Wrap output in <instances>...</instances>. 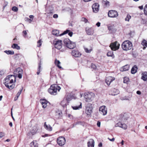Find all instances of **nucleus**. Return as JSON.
<instances>
[{"instance_id": "29", "label": "nucleus", "mask_w": 147, "mask_h": 147, "mask_svg": "<svg viewBox=\"0 0 147 147\" xmlns=\"http://www.w3.org/2000/svg\"><path fill=\"white\" fill-rule=\"evenodd\" d=\"M129 69V66L128 65H126L121 69V71H124L128 70Z\"/></svg>"}, {"instance_id": "13", "label": "nucleus", "mask_w": 147, "mask_h": 147, "mask_svg": "<svg viewBox=\"0 0 147 147\" xmlns=\"http://www.w3.org/2000/svg\"><path fill=\"white\" fill-rule=\"evenodd\" d=\"M99 5L97 3H94L92 6V8L93 12L94 13L97 12L99 10Z\"/></svg>"}, {"instance_id": "62", "label": "nucleus", "mask_w": 147, "mask_h": 147, "mask_svg": "<svg viewBox=\"0 0 147 147\" xmlns=\"http://www.w3.org/2000/svg\"><path fill=\"white\" fill-rule=\"evenodd\" d=\"M98 146L99 147H101L102 146V144L101 143H100L99 144Z\"/></svg>"}, {"instance_id": "39", "label": "nucleus", "mask_w": 147, "mask_h": 147, "mask_svg": "<svg viewBox=\"0 0 147 147\" xmlns=\"http://www.w3.org/2000/svg\"><path fill=\"white\" fill-rule=\"evenodd\" d=\"M129 80L128 78L125 77L123 78V82L125 83H127Z\"/></svg>"}, {"instance_id": "33", "label": "nucleus", "mask_w": 147, "mask_h": 147, "mask_svg": "<svg viewBox=\"0 0 147 147\" xmlns=\"http://www.w3.org/2000/svg\"><path fill=\"white\" fill-rule=\"evenodd\" d=\"M121 121L124 122L126 120H127V117H126V115L125 114L124 115H121Z\"/></svg>"}, {"instance_id": "26", "label": "nucleus", "mask_w": 147, "mask_h": 147, "mask_svg": "<svg viewBox=\"0 0 147 147\" xmlns=\"http://www.w3.org/2000/svg\"><path fill=\"white\" fill-rule=\"evenodd\" d=\"M60 104L63 107H65L68 104V103L66 100L64 98L61 102Z\"/></svg>"}, {"instance_id": "61", "label": "nucleus", "mask_w": 147, "mask_h": 147, "mask_svg": "<svg viewBox=\"0 0 147 147\" xmlns=\"http://www.w3.org/2000/svg\"><path fill=\"white\" fill-rule=\"evenodd\" d=\"M109 140L111 141H114L115 140V138H112V139H110L108 138Z\"/></svg>"}, {"instance_id": "30", "label": "nucleus", "mask_w": 147, "mask_h": 147, "mask_svg": "<svg viewBox=\"0 0 147 147\" xmlns=\"http://www.w3.org/2000/svg\"><path fill=\"white\" fill-rule=\"evenodd\" d=\"M31 147H38V144L36 141H34L30 144Z\"/></svg>"}, {"instance_id": "19", "label": "nucleus", "mask_w": 147, "mask_h": 147, "mask_svg": "<svg viewBox=\"0 0 147 147\" xmlns=\"http://www.w3.org/2000/svg\"><path fill=\"white\" fill-rule=\"evenodd\" d=\"M40 102L42 105V107L44 108H46L47 106L48 102L45 99L40 100Z\"/></svg>"}, {"instance_id": "31", "label": "nucleus", "mask_w": 147, "mask_h": 147, "mask_svg": "<svg viewBox=\"0 0 147 147\" xmlns=\"http://www.w3.org/2000/svg\"><path fill=\"white\" fill-rule=\"evenodd\" d=\"M142 44L144 47L143 49H144L145 48L147 47V40L144 39L143 40L142 42Z\"/></svg>"}, {"instance_id": "21", "label": "nucleus", "mask_w": 147, "mask_h": 147, "mask_svg": "<svg viewBox=\"0 0 147 147\" xmlns=\"http://www.w3.org/2000/svg\"><path fill=\"white\" fill-rule=\"evenodd\" d=\"M94 142L92 139H90L88 143V147H94Z\"/></svg>"}, {"instance_id": "63", "label": "nucleus", "mask_w": 147, "mask_h": 147, "mask_svg": "<svg viewBox=\"0 0 147 147\" xmlns=\"http://www.w3.org/2000/svg\"><path fill=\"white\" fill-rule=\"evenodd\" d=\"M18 97L16 96V97H15L14 99V100L15 101L16 100L18 99Z\"/></svg>"}, {"instance_id": "56", "label": "nucleus", "mask_w": 147, "mask_h": 147, "mask_svg": "<svg viewBox=\"0 0 147 147\" xmlns=\"http://www.w3.org/2000/svg\"><path fill=\"white\" fill-rule=\"evenodd\" d=\"M49 135L48 134H45L44 135H42V136L43 137H48L49 136Z\"/></svg>"}, {"instance_id": "15", "label": "nucleus", "mask_w": 147, "mask_h": 147, "mask_svg": "<svg viewBox=\"0 0 147 147\" xmlns=\"http://www.w3.org/2000/svg\"><path fill=\"white\" fill-rule=\"evenodd\" d=\"M115 126V127H119L122 128L124 129H126L127 128V125L125 123H122L121 122H119L116 123Z\"/></svg>"}, {"instance_id": "40", "label": "nucleus", "mask_w": 147, "mask_h": 147, "mask_svg": "<svg viewBox=\"0 0 147 147\" xmlns=\"http://www.w3.org/2000/svg\"><path fill=\"white\" fill-rule=\"evenodd\" d=\"M23 89V87H22V89L20 90L16 95V96L19 97L21 94L22 92Z\"/></svg>"}, {"instance_id": "48", "label": "nucleus", "mask_w": 147, "mask_h": 147, "mask_svg": "<svg viewBox=\"0 0 147 147\" xmlns=\"http://www.w3.org/2000/svg\"><path fill=\"white\" fill-rule=\"evenodd\" d=\"M91 67H92V68L93 69H96V67H97L96 66V65L95 64H93V63L92 64Z\"/></svg>"}, {"instance_id": "5", "label": "nucleus", "mask_w": 147, "mask_h": 147, "mask_svg": "<svg viewBox=\"0 0 147 147\" xmlns=\"http://www.w3.org/2000/svg\"><path fill=\"white\" fill-rule=\"evenodd\" d=\"M94 94L92 92L90 93H85L84 95V97L86 101L88 102H90L92 98H94Z\"/></svg>"}, {"instance_id": "4", "label": "nucleus", "mask_w": 147, "mask_h": 147, "mask_svg": "<svg viewBox=\"0 0 147 147\" xmlns=\"http://www.w3.org/2000/svg\"><path fill=\"white\" fill-rule=\"evenodd\" d=\"M4 84L7 85L9 83H13L16 81L15 76L13 75H9L7 76L5 79Z\"/></svg>"}, {"instance_id": "3", "label": "nucleus", "mask_w": 147, "mask_h": 147, "mask_svg": "<svg viewBox=\"0 0 147 147\" xmlns=\"http://www.w3.org/2000/svg\"><path fill=\"white\" fill-rule=\"evenodd\" d=\"M63 42L67 48L70 49H73L76 47L75 44L71 42L68 38L64 39Z\"/></svg>"}, {"instance_id": "11", "label": "nucleus", "mask_w": 147, "mask_h": 147, "mask_svg": "<svg viewBox=\"0 0 147 147\" xmlns=\"http://www.w3.org/2000/svg\"><path fill=\"white\" fill-rule=\"evenodd\" d=\"M57 143L59 146H62L65 144V139L63 137H60L57 138Z\"/></svg>"}, {"instance_id": "47", "label": "nucleus", "mask_w": 147, "mask_h": 147, "mask_svg": "<svg viewBox=\"0 0 147 147\" xmlns=\"http://www.w3.org/2000/svg\"><path fill=\"white\" fill-rule=\"evenodd\" d=\"M22 33L23 36L25 38L26 37V35L27 34V33L26 32V31H23L22 32Z\"/></svg>"}, {"instance_id": "59", "label": "nucleus", "mask_w": 147, "mask_h": 147, "mask_svg": "<svg viewBox=\"0 0 147 147\" xmlns=\"http://www.w3.org/2000/svg\"><path fill=\"white\" fill-rule=\"evenodd\" d=\"M109 2L107 1H105V4L107 5H109Z\"/></svg>"}, {"instance_id": "27", "label": "nucleus", "mask_w": 147, "mask_h": 147, "mask_svg": "<svg viewBox=\"0 0 147 147\" xmlns=\"http://www.w3.org/2000/svg\"><path fill=\"white\" fill-rule=\"evenodd\" d=\"M138 67L137 66L135 65L133 67L131 70V73L132 74H134L137 71Z\"/></svg>"}, {"instance_id": "45", "label": "nucleus", "mask_w": 147, "mask_h": 147, "mask_svg": "<svg viewBox=\"0 0 147 147\" xmlns=\"http://www.w3.org/2000/svg\"><path fill=\"white\" fill-rule=\"evenodd\" d=\"M144 12L145 14H147V4H146L144 7Z\"/></svg>"}, {"instance_id": "42", "label": "nucleus", "mask_w": 147, "mask_h": 147, "mask_svg": "<svg viewBox=\"0 0 147 147\" xmlns=\"http://www.w3.org/2000/svg\"><path fill=\"white\" fill-rule=\"evenodd\" d=\"M12 10L14 11L17 12L18 11V8L16 6H14L12 7Z\"/></svg>"}, {"instance_id": "23", "label": "nucleus", "mask_w": 147, "mask_h": 147, "mask_svg": "<svg viewBox=\"0 0 147 147\" xmlns=\"http://www.w3.org/2000/svg\"><path fill=\"white\" fill-rule=\"evenodd\" d=\"M44 126L45 128L49 131H51L52 130V127L49 125H47L46 124V122L45 123Z\"/></svg>"}, {"instance_id": "1", "label": "nucleus", "mask_w": 147, "mask_h": 147, "mask_svg": "<svg viewBox=\"0 0 147 147\" xmlns=\"http://www.w3.org/2000/svg\"><path fill=\"white\" fill-rule=\"evenodd\" d=\"M61 88L60 86H57L56 85H52L48 89L49 92L51 94L56 95L57 91H59Z\"/></svg>"}, {"instance_id": "37", "label": "nucleus", "mask_w": 147, "mask_h": 147, "mask_svg": "<svg viewBox=\"0 0 147 147\" xmlns=\"http://www.w3.org/2000/svg\"><path fill=\"white\" fill-rule=\"evenodd\" d=\"M41 63L40 62V63H39L38 70L36 73L37 75H39L40 72V70L41 69Z\"/></svg>"}, {"instance_id": "24", "label": "nucleus", "mask_w": 147, "mask_h": 147, "mask_svg": "<svg viewBox=\"0 0 147 147\" xmlns=\"http://www.w3.org/2000/svg\"><path fill=\"white\" fill-rule=\"evenodd\" d=\"M13 83H8V84H7V85L6 84H4L5 86L7 88L10 89H12L14 88L15 86L13 84Z\"/></svg>"}, {"instance_id": "55", "label": "nucleus", "mask_w": 147, "mask_h": 147, "mask_svg": "<svg viewBox=\"0 0 147 147\" xmlns=\"http://www.w3.org/2000/svg\"><path fill=\"white\" fill-rule=\"evenodd\" d=\"M4 136V134L2 133H0V138H2Z\"/></svg>"}, {"instance_id": "12", "label": "nucleus", "mask_w": 147, "mask_h": 147, "mask_svg": "<svg viewBox=\"0 0 147 147\" xmlns=\"http://www.w3.org/2000/svg\"><path fill=\"white\" fill-rule=\"evenodd\" d=\"M100 113L103 115H106L107 113V109L105 106L100 107L99 109Z\"/></svg>"}, {"instance_id": "6", "label": "nucleus", "mask_w": 147, "mask_h": 147, "mask_svg": "<svg viewBox=\"0 0 147 147\" xmlns=\"http://www.w3.org/2000/svg\"><path fill=\"white\" fill-rule=\"evenodd\" d=\"M13 73L17 77L21 79L22 76L23 70L20 68L18 67L15 70Z\"/></svg>"}, {"instance_id": "53", "label": "nucleus", "mask_w": 147, "mask_h": 147, "mask_svg": "<svg viewBox=\"0 0 147 147\" xmlns=\"http://www.w3.org/2000/svg\"><path fill=\"white\" fill-rule=\"evenodd\" d=\"M53 17L54 18H58V15L57 14H55L53 16Z\"/></svg>"}, {"instance_id": "9", "label": "nucleus", "mask_w": 147, "mask_h": 147, "mask_svg": "<svg viewBox=\"0 0 147 147\" xmlns=\"http://www.w3.org/2000/svg\"><path fill=\"white\" fill-rule=\"evenodd\" d=\"M92 106L89 104L87 105L86 107V113L89 116H90L92 113Z\"/></svg>"}, {"instance_id": "34", "label": "nucleus", "mask_w": 147, "mask_h": 147, "mask_svg": "<svg viewBox=\"0 0 147 147\" xmlns=\"http://www.w3.org/2000/svg\"><path fill=\"white\" fill-rule=\"evenodd\" d=\"M11 47L13 49H15L17 50H19L20 49V47L18 46V44H13L12 45Z\"/></svg>"}, {"instance_id": "16", "label": "nucleus", "mask_w": 147, "mask_h": 147, "mask_svg": "<svg viewBox=\"0 0 147 147\" xmlns=\"http://www.w3.org/2000/svg\"><path fill=\"white\" fill-rule=\"evenodd\" d=\"M72 55L76 57H79L81 55V53L78 50H74L72 51Z\"/></svg>"}, {"instance_id": "8", "label": "nucleus", "mask_w": 147, "mask_h": 147, "mask_svg": "<svg viewBox=\"0 0 147 147\" xmlns=\"http://www.w3.org/2000/svg\"><path fill=\"white\" fill-rule=\"evenodd\" d=\"M119 46L120 44L117 41L111 43L110 45V47L113 51H115L118 49Z\"/></svg>"}, {"instance_id": "7", "label": "nucleus", "mask_w": 147, "mask_h": 147, "mask_svg": "<svg viewBox=\"0 0 147 147\" xmlns=\"http://www.w3.org/2000/svg\"><path fill=\"white\" fill-rule=\"evenodd\" d=\"M53 44L55 47L59 50L61 49L62 47L61 40H54Z\"/></svg>"}, {"instance_id": "49", "label": "nucleus", "mask_w": 147, "mask_h": 147, "mask_svg": "<svg viewBox=\"0 0 147 147\" xmlns=\"http://www.w3.org/2000/svg\"><path fill=\"white\" fill-rule=\"evenodd\" d=\"M82 21L86 23L88 22V20L85 18H82Z\"/></svg>"}, {"instance_id": "18", "label": "nucleus", "mask_w": 147, "mask_h": 147, "mask_svg": "<svg viewBox=\"0 0 147 147\" xmlns=\"http://www.w3.org/2000/svg\"><path fill=\"white\" fill-rule=\"evenodd\" d=\"M82 103L80 102H78L77 104H76L75 106H72V108L74 110L79 109L82 107Z\"/></svg>"}, {"instance_id": "25", "label": "nucleus", "mask_w": 147, "mask_h": 147, "mask_svg": "<svg viewBox=\"0 0 147 147\" xmlns=\"http://www.w3.org/2000/svg\"><path fill=\"white\" fill-rule=\"evenodd\" d=\"M6 75V71L3 69L0 70V78L3 77Z\"/></svg>"}, {"instance_id": "32", "label": "nucleus", "mask_w": 147, "mask_h": 147, "mask_svg": "<svg viewBox=\"0 0 147 147\" xmlns=\"http://www.w3.org/2000/svg\"><path fill=\"white\" fill-rule=\"evenodd\" d=\"M55 65H56L57 66L59 69L62 68L59 65V64H60L61 63L59 60L56 59L55 61Z\"/></svg>"}, {"instance_id": "43", "label": "nucleus", "mask_w": 147, "mask_h": 147, "mask_svg": "<svg viewBox=\"0 0 147 147\" xmlns=\"http://www.w3.org/2000/svg\"><path fill=\"white\" fill-rule=\"evenodd\" d=\"M26 21L28 22L29 23H31L32 21L30 19L28 18H26L24 19Z\"/></svg>"}, {"instance_id": "50", "label": "nucleus", "mask_w": 147, "mask_h": 147, "mask_svg": "<svg viewBox=\"0 0 147 147\" xmlns=\"http://www.w3.org/2000/svg\"><path fill=\"white\" fill-rule=\"evenodd\" d=\"M113 25L111 26H109L108 27V29L109 30H111L113 31Z\"/></svg>"}, {"instance_id": "20", "label": "nucleus", "mask_w": 147, "mask_h": 147, "mask_svg": "<svg viewBox=\"0 0 147 147\" xmlns=\"http://www.w3.org/2000/svg\"><path fill=\"white\" fill-rule=\"evenodd\" d=\"M68 33V35L70 36H72L73 33L72 32L70 31L69 30H66L64 31L62 33L60 34V36H61L63 35L66 34Z\"/></svg>"}, {"instance_id": "10", "label": "nucleus", "mask_w": 147, "mask_h": 147, "mask_svg": "<svg viewBox=\"0 0 147 147\" xmlns=\"http://www.w3.org/2000/svg\"><path fill=\"white\" fill-rule=\"evenodd\" d=\"M109 17L110 18H116L118 16L117 12L114 10H111L109 11L108 13Z\"/></svg>"}, {"instance_id": "28", "label": "nucleus", "mask_w": 147, "mask_h": 147, "mask_svg": "<svg viewBox=\"0 0 147 147\" xmlns=\"http://www.w3.org/2000/svg\"><path fill=\"white\" fill-rule=\"evenodd\" d=\"M52 34L56 36H60V34H59V31L57 30H54L52 31Z\"/></svg>"}, {"instance_id": "17", "label": "nucleus", "mask_w": 147, "mask_h": 147, "mask_svg": "<svg viewBox=\"0 0 147 147\" xmlns=\"http://www.w3.org/2000/svg\"><path fill=\"white\" fill-rule=\"evenodd\" d=\"M86 33L88 35H92L94 33V29L92 28H86Z\"/></svg>"}, {"instance_id": "44", "label": "nucleus", "mask_w": 147, "mask_h": 147, "mask_svg": "<svg viewBox=\"0 0 147 147\" xmlns=\"http://www.w3.org/2000/svg\"><path fill=\"white\" fill-rule=\"evenodd\" d=\"M42 41L41 40H39L37 42V46L38 47H40L42 45Z\"/></svg>"}, {"instance_id": "57", "label": "nucleus", "mask_w": 147, "mask_h": 147, "mask_svg": "<svg viewBox=\"0 0 147 147\" xmlns=\"http://www.w3.org/2000/svg\"><path fill=\"white\" fill-rule=\"evenodd\" d=\"M100 23L99 22H98L96 24V25L98 27H99L100 26Z\"/></svg>"}, {"instance_id": "2", "label": "nucleus", "mask_w": 147, "mask_h": 147, "mask_svg": "<svg viewBox=\"0 0 147 147\" xmlns=\"http://www.w3.org/2000/svg\"><path fill=\"white\" fill-rule=\"evenodd\" d=\"M121 47L123 50L127 51L130 50L132 48V43L129 40H126L123 42Z\"/></svg>"}, {"instance_id": "14", "label": "nucleus", "mask_w": 147, "mask_h": 147, "mask_svg": "<svg viewBox=\"0 0 147 147\" xmlns=\"http://www.w3.org/2000/svg\"><path fill=\"white\" fill-rule=\"evenodd\" d=\"M115 80V78L114 77H112L111 76H109L106 77L105 79V82L109 86L110 85L111 82Z\"/></svg>"}, {"instance_id": "41", "label": "nucleus", "mask_w": 147, "mask_h": 147, "mask_svg": "<svg viewBox=\"0 0 147 147\" xmlns=\"http://www.w3.org/2000/svg\"><path fill=\"white\" fill-rule=\"evenodd\" d=\"M131 18V16L129 15H127L126 17L125 18V20L126 21H129V20Z\"/></svg>"}, {"instance_id": "35", "label": "nucleus", "mask_w": 147, "mask_h": 147, "mask_svg": "<svg viewBox=\"0 0 147 147\" xmlns=\"http://www.w3.org/2000/svg\"><path fill=\"white\" fill-rule=\"evenodd\" d=\"M4 52L8 55H13L14 54V52L12 51L6 50Z\"/></svg>"}, {"instance_id": "22", "label": "nucleus", "mask_w": 147, "mask_h": 147, "mask_svg": "<svg viewBox=\"0 0 147 147\" xmlns=\"http://www.w3.org/2000/svg\"><path fill=\"white\" fill-rule=\"evenodd\" d=\"M141 79L144 81H146L147 80V72H144L142 74Z\"/></svg>"}, {"instance_id": "60", "label": "nucleus", "mask_w": 147, "mask_h": 147, "mask_svg": "<svg viewBox=\"0 0 147 147\" xmlns=\"http://www.w3.org/2000/svg\"><path fill=\"white\" fill-rule=\"evenodd\" d=\"M12 110V109H11V117H12V118L13 119V120H14V118H13V115Z\"/></svg>"}, {"instance_id": "38", "label": "nucleus", "mask_w": 147, "mask_h": 147, "mask_svg": "<svg viewBox=\"0 0 147 147\" xmlns=\"http://www.w3.org/2000/svg\"><path fill=\"white\" fill-rule=\"evenodd\" d=\"M64 99L66 100L68 102H69V101L71 100V97L70 96H67Z\"/></svg>"}, {"instance_id": "52", "label": "nucleus", "mask_w": 147, "mask_h": 147, "mask_svg": "<svg viewBox=\"0 0 147 147\" xmlns=\"http://www.w3.org/2000/svg\"><path fill=\"white\" fill-rule=\"evenodd\" d=\"M29 17L30 18V19L32 21L34 18V16L33 15H30L29 16Z\"/></svg>"}, {"instance_id": "51", "label": "nucleus", "mask_w": 147, "mask_h": 147, "mask_svg": "<svg viewBox=\"0 0 147 147\" xmlns=\"http://www.w3.org/2000/svg\"><path fill=\"white\" fill-rule=\"evenodd\" d=\"M116 90V92L115 93H114L113 94V95H117V94H118L119 93V91L118 90Z\"/></svg>"}, {"instance_id": "46", "label": "nucleus", "mask_w": 147, "mask_h": 147, "mask_svg": "<svg viewBox=\"0 0 147 147\" xmlns=\"http://www.w3.org/2000/svg\"><path fill=\"white\" fill-rule=\"evenodd\" d=\"M84 50L85 52L87 53H90L92 51V49L88 50V49L87 48H85Z\"/></svg>"}, {"instance_id": "58", "label": "nucleus", "mask_w": 147, "mask_h": 147, "mask_svg": "<svg viewBox=\"0 0 147 147\" xmlns=\"http://www.w3.org/2000/svg\"><path fill=\"white\" fill-rule=\"evenodd\" d=\"M136 93L140 95L141 94V92L140 91H137L136 92Z\"/></svg>"}, {"instance_id": "54", "label": "nucleus", "mask_w": 147, "mask_h": 147, "mask_svg": "<svg viewBox=\"0 0 147 147\" xmlns=\"http://www.w3.org/2000/svg\"><path fill=\"white\" fill-rule=\"evenodd\" d=\"M97 125L98 127H100V122L99 121H98L97 122Z\"/></svg>"}, {"instance_id": "64", "label": "nucleus", "mask_w": 147, "mask_h": 147, "mask_svg": "<svg viewBox=\"0 0 147 147\" xmlns=\"http://www.w3.org/2000/svg\"><path fill=\"white\" fill-rule=\"evenodd\" d=\"M139 8L140 9H143V6H140L139 7Z\"/></svg>"}, {"instance_id": "36", "label": "nucleus", "mask_w": 147, "mask_h": 147, "mask_svg": "<svg viewBox=\"0 0 147 147\" xmlns=\"http://www.w3.org/2000/svg\"><path fill=\"white\" fill-rule=\"evenodd\" d=\"M107 55L108 57H111L113 58L114 57L113 54V52L112 51L108 52L107 54Z\"/></svg>"}]
</instances>
